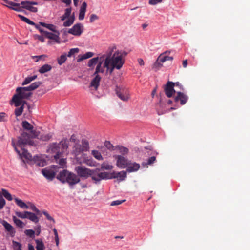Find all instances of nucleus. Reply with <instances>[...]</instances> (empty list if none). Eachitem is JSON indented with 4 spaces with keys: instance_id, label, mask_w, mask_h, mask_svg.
Returning <instances> with one entry per match:
<instances>
[{
    "instance_id": "f257e3e1",
    "label": "nucleus",
    "mask_w": 250,
    "mask_h": 250,
    "mask_svg": "<svg viewBox=\"0 0 250 250\" xmlns=\"http://www.w3.org/2000/svg\"><path fill=\"white\" fill-rule=\"evenodd\" d=\"M75 170L77 175L67 170L63 169L58 173L56 178L63 184L68 183L71 187L80 182V179L79 176L84 178L91 177L92 179L94 170H91L84 166H78L75 167Z\"/></svg>"
},
{
    "instance_id": "f03ea898",
    "label": "nucleus",
    "mask_w": 250,
    "mask_h": 250,
    "mask_svg": "<svg viewBox=\"0 0 250 250\" xmlns=\"http://www.w3.org/2000/svg\"><path fill=\"white\" fill-rule=\"evenodd\" d=\"M41 84V82H36L27 87H18L16 90V94L11 99V102L17 107H19L22 103L26 104L29 106L27 103L24 100L28 99L32 95L31 91L37 89Z\"/></svg>"
},
{
    "instance_id": "7ed1b4c3",
    "label": "nucleus",
    "mask_w": 250,
    "mask_h": 250,
    "mask_svg": "<svg viewBox=\"0 0 250 250\" xmlns=\"http://www.w3.org/2000/svg\"><path fill=\"white\" fill-rule=\"evenodd\" d=\"M116 46L109 47L105 54L100 57V60H104L109 58L110 63L115 67L118 70H120L124 64L125 61L123 59V53L121 51H116L113 54Z\"/></svg>"
},
{
    "instance_id": "20e7f679",
    "label": "nucleus",
    "mask_w": 250,
    "mask_h": 250,
    "mask_svg": "<svg viewBox=\"0 0 250 250\" xmlns=\"http://www.w3.org/2000/svg\"><path fill=\"white\" fill-rule=\"evenodd\" d=\"M31 138H33L32 134L30 135L26 132L21 133V136L19 137L17 142L15 143L17 147H19L22 148V147H24L25 145H33L34 142L31 140Z\"/></svg>"
},
{
    "instance_id": "39448f33",
    "label": "nucleus",
    "mask_w": 250,
    "mask_h": 250,
    "mask_svg": "<svg viewBox=\"0 0 250 250\" xmlns=\"http://www.w3.org/2000/svg\"><path fill=\"white\" fill-rule=\"evenodd\" d=\"M102 61L99 62L96 68L95 71L94 75H95L94 78L91 81L90 83V86L94 87L95 90H97L99 87V83L101 81V78L98 74L99 73H103L104 69L102 68Z\"/></svg>"
},
{
    "instance_id": "423d86ee",
    "label": "nucleus",
    "mask_w": 250,
    "mask_h": 250,
    "mask_svg": "<svg viewBox=\"0 0 250 250\" xmlns=\"http://www.w3.org/2000/svg\"><path fill=\"white\" fill-rule=\"evenodd\" d=\"M100 169L97 168L94 170L93 175H92V180L95 183H99L103 179H110V173L107 172H97Z\"/></svg>"
},
{
    "instance_id": "0eeeda50",
    "label": "nucleus",
    "mask_w": 250,
    "mask_h": 250,
    "mask_svg": "<svg viewBox=\"0 0 250 250\" xmlns=\"http://www.w3.org/2000/svg\"><path fill=\"white\" fill-rule=\"evenodd\" d=\"M47 152L51 154H55V159L56 160L58 159L60 157V155L61 154L60 144L57 143H53L51 144L48 146Z\"/></svg>"
},
{
    "instance_id": "6e6552de",
    "label": "nucleus",
    "mask_w": 250,
    "mask_h": 250,
    "mask_svg": "<svg viewBox=\"0 0 250 250\" xmlns=\"http://www.w3.org/2000/svg\"><path fill=\"white\" fill-rule=\"evenodd\" d=\"M12 145L14 147L15 150L20 156V158H21L22 157L24 158L27 160H32V155L30 153L28 152L27 150L24 149V147H22V148H21L22 150V152L21 153L20 151L18 149V147L16 145V143L15 141L12 140Z\"/></svg>"
},
{
    "instance_id": "1a4fd4ad",
    "label": "nucleus",
    "mask_w": 250,
    "mask_h": 250,
    "mask_svg": "<svg viewBox=\"0 0 250 250\" xmlns=\"http://www.w3.org/2000/svg\"><path fill=\"white\" fill-rule=\"evenodd\" d=\"M21 4L23 9L34 13L38 11V8L33 6V5H37L38 4L37 2L26 0L21 1Z\"/></svg>"
},
{
    "instance_id": "9d476101",
    "label": "nucleus",
    "mask_w": 250,
    "mask_h": 250,
    "mask_svg": "<svg viewBox=\"0 0 250 250\" xmlns=\"http://www.w3.org/2000/svg\"><path fill=\"white\" fill-rule=\"evenodd\" d=\"M83 31V26L81 23L75 24L67 32L76 36H80Z\"/></svg>"
},
{
    "instance_id": "9b49d317",
    "label": "nucleus",
    "mask_w": 250,
    "mask_h": 250,
    "mask_svg": "<svg viewBox=\"0 0 250 250\" xmlns=\"http://www.w3.org/2000/svg\"><path fill=\"white\" fill-rule=\"evenodd\" d=\"M115 158L117 159L116 165L120 168H126L130 162L126 157L122 155H117Z\"/></svg>"
},
{
    "instance_id": "f8f14e48",
    "label": "nucleus",
    "mask_w": 250,
    "mask_h": 250,
    "mask_svg": "<svg viewBox=\"0 0 250 250\" xmlns=\"http://www.w3.org/2000/svg\"><path fill=\"white\" fill-rule=\"evenodd\" d=\"M116 93L118 97L123 101H127L130 98L129 92L127 90L120 89L117 87L116 89Z\"/></svg>"
},
{
    "instance_id": "ddd939ff",
    "label": "nucleus",
    "mask_w": 250,
    "mask_h": 250,
    "mask_svg": "<svg viewBox=\"0 0 250 250\" xmlns=\"http://www.w3.org/2000/svg\"><path fill=\"white\" fill-rule=\"evenodd\" d=\"M127 177V172L125 171L120 172L113 171L110 172V179H117L119 182L123 181Z\"/></svg>"
},
{
    "instance_id": "4468645a",
    "label": "nucleus",
    "mask_w": 250,
    "mask_h": 250,
    "mask_svg": "<svg viewBox=\"0 0 250 250\" xmlns=\"http://www.w3.org/2000/svg\"><path fill=\"white\" fill-rule=\"evenodd\" d=\"M175 84L172 82L168 81L165 86V94L167 97H172L173 93H175L174 89Z\"/></svg>"
},
{
    "instance_id": "2eb2a0df",
    "label": "nucleus",
    "mask_w": 250,
    "mask_h": 250,
    "mask_svg": "<svg viewBox=\"0 0 250 250\" xmlns=\"http://www.w3.org/2000/svg\"><path fill=\"white\" fill-rule=\"evenodd\" d=\"M188 97L186 94L181 92H177L176 96L174 97L175 101L176 102L180 101L181 105L185 104L188 101Z\"/></svg>"
},
{
    "instance_id": "dca6fc26",
    "label": "nucleus",
    "mask_w": 250,
    "mask_h": 250,
    "mask_svg": "<svg viewBox=\"0 0 250 250\" xmlns=\"http://www.w3.org/2000/svg\"><path fill=\"white\" fill-rule=\"evenodd\" d=\"M22 127L27 130L30 131L31 133L32 134V137H38V132L35 130H33V126L30 124L29 122L26 121H23L22 122Z\"/></svg>"
},
{
    "instance_id": "f3484780",
    "label": "nucleus",
    "mask_w": 250,
    "mask_h": 250,
    "mask_svg": "<svg viewBox=\"0 0 250 250\" xmlns=\"http://www.w3.org/2000/svg\"><path fill=\"white\" fill-rule=\"evenodd\" d=\"M54 33H52L51 32H45V37L47 38L53 40L54 42L60 43V32L59 31H57V32H54Z\"/></svg>"
},
{
    "instance_id": "a211bd4d",
    "label": "nucleus",
    "mask_w": 250,
    "mask_h": 250,
    "mask_svg": "<svg viewBox=\"0 0 250 250\" xmlns=\"http://www.w3.org/2000/svg\"><path fill=\"white\" fill-rule=\"evenodd\" d=\"M103 66L106 69V74L111 75L116 67L110 63L109 58H106L104 62Z\"/></svg>"
},
{
    "instance_id": "6ab92c4d",
    "label": "nucleus",
    "mask_w": 250,
    "mask_h": 250,
    "mask_svg": "<svg viewBox=\"0 0 250 250\" xmlns=\"http://www.w3.org/2000/svg\"><path fill=\"white\" fill-rule=\"evenodd\" d=\"M42 173L46 179L50 181L52 180L55 176V172L50 169H42Z\"/></svg>"
},
{
    "instance_id": "aec40b11",
    "label": "nucleus",
    "mask_w": 250,
    "mask_h": 250,
    "mask_svg": "<svg viewBox=\"0 0 250 250\" xmlns=\"http://www.w3.org/2000/svg\"><path fill=\"white\" fill-rule=\"evenodd\" d=\"M4 227L6 230L10 233V234L14 235L15 233L14 228L13 226L8 223L5 220H2L0 222Z\"/></svg>"
},
{
    "instance_id": "412c9836",
    "label": "nucleus",
    "mask_w": 250,
    "mask_h": 250,
    "mask_svg": "<svg viewBox=\"0 0 250 250\" xmlns=\"http://www.w3.org/2000/svg\"><path fill=\"white\" fill-rule=\"evenodd\" d=\"M140 167V166L139 164L135 162L132 163L130 161L129 164L126 167V171L128 172H135L138 170Z\"/></svg>"
},
{
    "instance_id": "4be33fe9",
    "label": "nucleus",
    "mask_w": 250,
    "mask_h": 250,
    "mask_svg": "<svg viewBox=\"0 0 250 250\" xmlns=\"http://www.w3.org/2000/svg\"><path fill=\"white\" fill-rule=\"evenodd\" d=\"M33 161L36 166L39 167H43L46 164L45 160L42 158L41 156L36 155L33 158Z\"/></svg>"
},
{
    "instance_id": "5701e85b",
    "label": "nucleus",
    "mask_w": 250,
    "mask_h": 250,
    "mask_svg": "<svg viewBox=\"0 0 250 250\" xmlns=\"http://www.w3.org/2000/svg\"><path fill=\"white\" fill-rule=\"evenodd\" d=\"M73 153L75 154V156H77L79 155L81 152L83 151V147H82V145L78 143H76L73 147Z\"/></svg>"
},
{
    "instance_id": "b1692460",
    "label": "nucleus",
    "mask_w": 250,
    "mask_h": 250,
    "mask_svg": "<svg viewBox=\"0 0 250 250\" xmlns=\"http://www.w3.org/2000/svg\"><path fill=\"white\" fill-rule=\"evenodd\" d=\"M38 137H36V138H37L43 141H48L52 137V134L51 133L42 134L40 135L39 132H38Z\"/></svg>"
},
{
    "instance_id": "393cba45",
    "label": "nucleus",
    "mask_w": 250,
    "mask_h": 250,
    "mask_svg": "<svg viewBox=\"0 0 250 250\" xmlns=\"http://www.w3.org/2000/svg\"><path fill=\"white\" fill-rule=\"evenodd\" d=\"M93 53L91 52H88L83 55H79L77 61V62H80L83 61V60L87 59L92 57L93 56Z\"/></svg>"
},
{
    "instance_id": "a878e982",
    "label": "nucleus",
    "mask_w": 250,
    "mask_h": 250,
    "mask_svg": "<svg viewBox=\"0 0 250 250\" xmlns=\"http://www.w3.org/2000/svg\"><path fill=\"white\" fill-rule=\"evenodd\" d=\"M40 24L43 27H45L46 28L48 29L50 31L53 32H57V31H58L57 30V27L52 24H46L44 22H40Z\"/></svg>"
},
{
    "instance_id": "bb28decb",
    "label": "nucleus",
    "mask_w": 250,
    "mask_h": 250,
    "mask_svg": "<svg viewBox=\"0 0 250 250\" xmlns=\"http://www.w3.org/2000/svg\"><path fill=\"white\" fill-rule=\"evenodd\" d=\"M59 144H60V146H61L62 151H64L68 148L69 142L66 138L62 139Z\"/></svg>"
},
{
    "instance_id": "cd10ccee",
    "label": "nucleus",
    "mask_w": 250,
    "mask_h": 250,
    "mask_svg": "<svg viewBox=\"0 0 250 250\" xmlns=\"http://www.w3.org/2000/svg\"><path fill=\"white\" fill-rule=\"evenodd\" d=\"M52 69V66L50 65L45 64L42 65L39 70V72L41 74H43L50 71Z\"/></svg>"
},
{
    "instance_id": "c85d7f7f",
    "label": "nucleus",
    "mask_w": 250,
    "mask_h": 250,
    "mask_svg": "<svg viewBox=\"0 0 250 250\" xmlns=\"http://www.w3.org/2000/svg\"><path fill=\"white\" fill-rule=\"evenodd\" d=\"M99 60H100V61H103L104 60L102 59L100 60V58H99L98 57L93 58L91 59H90L88 62V66L89 67H94L98 62Z\"/></svg>"
},
{
    "instance_id": "c756f323",
    "label": "nucleus",
    "mask_w": 250,
    "mask_h": 250,
    "mask_svg": "<svg viewBox=\"0 0 250 250\" xmlns=\"http://www.w3.org/2000/svg\"><path fill=\"white\" fill-rule=\"evenodd\" d=\"M36 246V248L37 250H44V245L42 239H36L35 240ZM49 250H52L50 249Z\"/></svg>"
},
{
    "instance_id": "7c9ffc66",
    "label": "nucleus",
    "mask_w": 250,
    "mask_h": 250,
    "mask_svg": "<svg viewBox=\"0 0 250 250\" xmlns=\"http://www.w3.org/2000/svg\"><path fill=\"white\" fill-rule=\"evenodd\" d=\"M12 219L13 222L17 227L20 228H23L25 226L24 223L21 220L18 219L16 216H13Z\"/></svg>"
},
{
    "instance_id": "2f4dec72",
    "label": "nucleus",
    "mask_w": 250,
    "mask_h": 250,
    "mask_svg": "<svg viewBox=\"0 0 250 250\" xmlns=\"http://www.w3.org/2000/svg\"><path fill=\"white\" fill-rule=\"evenodd\" d=\"M75 20V17L74 15L73 14L72 16L69 17V18H68V19L63 22V25L64 27H68L71 26L74 21Z\"/></svg>"
},
{
    "instance_id": "473e14b6",
    "label": "nucleus",
    "mask_w": 250,
    "mask_h": 250,
    "mask_svg": "<svg viewBox=\"0 0 250 250\" xmlns=\"http://www.w3.org/2000/svg\"><path fill=\"white\" fill-rule=\"evenodd\" d=\"M25 104H26L22 103V104L19 106V107L15 109V114L17 117L20 116L22 114Z\"/></svg>"
},
{
    "instance_id": "72a5a7b5",
    "label": "nucleus",
    "mask_w": 250,
    "mask_h": 250,
    "mask_svg": "<svg viewBox=\"0 0 250 250\" xmlns=\"http://www.w3.org/2000/svg\"><path fill=\"white\" fill-rule=\"evenodd\" d=\"M15 201L17 205L22 208L27 209L29 208V207L21 199L15 198Z\"/></svg>"
},
{
    "instance_id": "f704fd0d",
    "label": "nucleus",
    "mask_w": 250,
    "mask_h": 250,
    "mask_svg": "<svg viewBox=\"0 0 250 250\" xmlns=\"http://www.w3.org/2000/svg\"><path fill=\"white\" fill-rule=\"evenodd\" d=\"M26 214H28L27 218L35 223H38L39 222L38 217L35 215V214L29 212H26Z\"/></svg>"
},
{
    "instance_id": "c9c22d12",
    "label": "nucleus",
    "mask_w": 250,
    "mask_h": 250,
    "mask_svg": "<svg viewBox=\"0 0 250 250\" xmlns=\"http://www.w3.org/2000/svg\"><path fill=\"white\" fill-rule=\"evenodd\" d=\"M93 157L96 159L97 160L100 161L103 160V157H102L101 153L96 150H93L91 152Z\"/></svg>"
},
{
    "instance_id": "e433bc0d",
    "label": "nucleus",
    "mask_w": 250,
    "mask_h": 250,
    "mask_svg": "<svg viewBox=\"0 0 250 250\" xmlns=\"http://www.w3.org/2000/svg\"><path fill=\"white\" fill-rule=\"evenodd\" d=\"M37 75H33L26 78L24 81L22 82V85H24L29 83L32 81L35 80L37 78Z\"/></svg>"
},
{
    "instance_id": "4c0bfd02",
    "label": "nucleus",
    "mask_w": 250,
    "mask_h": 250,
    "mask_svg": "<svg viewBox=\"0 0 250 250\" xmlns=\"http://www.w3.org/2000/svg\"><path fill=\"white\" fill-rule=\"evenodd\" d=\"M66 60H67L66 54H62L59 58H58V59H57L58 63L60 65H61L65 62L66 61Z\"/></svg>"
},
{
    "instance_id": "58836bf2",
    "label": "nucleus",
    "mask_w": 250,
    "mask_h": 250,
    "mask_svg": "<svg viewBox=\"0 0 250 250\" xmlns=\"http://www.w3.org/2000/svg\"><path fill=\"white\" fill-rule=\"evenodd\" d=\"M102 169L109 170H111L113 168V166L106 162H104L101 164Z\"/></svg>"
},
{
    "instance_id": "ea45409f",
    "label": "nucleus",
    "mask_w": 250,
    "mask_h": 250,
    "mask_svg": "<svg viewBox=\"0 0 250 250\" xmlns=\"http://www.w3.org/2000/svg\"><path fill=\"white\" fill-rule=\"evenodd\" d=\"M18 16L22 21L28 23V24L32 25H35V23H34L33 21H31L30 20L28 19L27 18L22 16V15H19Z\"/></svg>"
},
{
    "instance_id": "a19ab883",
    "label": "nucleus",
    "mask_w": 250,
    "mask_h": 250,
    "mask_svg": "<svg viewBox=\"0 0 250 250\" xmlns=\"http://www.w3.org/2000/svg\"><path fill=\"white\" fill-rule=\"evenodd\" d=\"M155 161H156V157L155 156H152L148 158V161L146 163L143 162L142 163V165L144 167H145L148 165H151L152 164H153Z\"/></svg>"
},
{
    "instance_id": "79ce46f5",
    "label": "nucleus",
    "mask_w": 250,
    "mask_h": 250,
    "mask_svg": "<svg viewBox=\"0 0 250 250\" xmlns=\"http://www.w3.org/2000/svg\"><path fill=\"white\" fill-rule=\"evenodd\" d=\"M2 193L4 197L9 201L12 200L11 195L4 189H2Z\"/></svg>"
},
{
    "instance_id": "37998d69",
    "label": "nucleus",
    "mask_w": 250,
    "mask_h": 250,
    "mask_svg": "<svg viewBox=\"0 0 250 250\" xmlns=\"http://www.w3.org/2000/svg\"><path fill=\"white\" fill-rule=\"evenodd\" d=\"M82 147H83V151H87L89 148V143L86 140H83L82 141Z\"/></svg>"
},
{
    "instance_id": "c03bdc74",
    "label": "nucleus",
    "mask_w": 250,
    "mask_h": 250,
    "mask_svg": "<svg viewBox=\"0 0 250 250\" xmlns=\"http://www.w3.org/2000/svg\"><path fill=\"white\" fill-rule=\"evenodd\" d=\"M26 212H28V211H24L23 212L17 211L16 212V214L19 218L22 219L27 218L28 214H26Z\"/></svg>"
},
{
    "instance_id": "a18cd8bd",
    "label": "nucleus",
    "mask_w": 250,
    "mask_h": 250,
    "mask_svg": "<svg viewBox=\"0 0 250 250\" xmlns=\"http://www.w3.org/2000/svg\"><path fill=\"white\" fill-rule=\"evenodd\" d=\"M12 243L14 250H22L21 245L20 243L13 241Z\"/></svg>"
},
{
    "instance_id": "49530a36",
    "label": "nucleus",
    "mask_w": 250,
    "mask_h": 250,
    "mask_svg": "<svg viewBox=\"0 0 250 250\" xmlns=\"http://www.w3.org/2000/svg\"><path fill=\"white\" fill-rule=\"evenodd\" d=\"M117 147L118 148L119 152L122 153L123 155L126 154L128 152V149L126 147L119 146H118Z\"/></svg>"
},
{
    "instance_id": "de8ad7c7",
    "label": "nucleus",
    "mask_w": 250,
    "mask_h": 250,
    "mask_svg": "<svg viewBox=\"0 0 250 250\" xmlns=\"http://www.w3.org/2000/svg\"><path fill=\"white\" fill-rule=\"evenodd\" d=\"M79 51V49L78 48H72L68 52V54L66 55L68 57H71L76 53H78Z\"/></svg>"
},
{
    "instance_id": "09e8293b",
    "label": "nucleus",
    "mask_w": 250,
    "mask_h": 250,
    "mask_svg": "<svg viewBox=\"0 0 250 250\" xmlns=\"http://www.w3.org/2000/svg\"><path fill=\"white\" fill-rule=\"evenodd\" d=\"M25 234L30 238H34L35 236V231L32 229H27L24 231Z\"/></svg>"
},
{
    "instance_id": "8fccbe9b",
    "label": "nucleus",
    "mask_w": 250,
    "mask_h": 250,
    "mask_svg": "<svg viewBox=\"0 0 250 250\" xmlns=\"http://www.w3.org/2000/svg\"><path fill=\"white\" fill-rule=\"evenodd\" d=\"M104 146L109 150H114V146H113L112 144H111L110 141H105Z\"/></svg>"
},
{
    "instance_id": "3c124183",
    "label": "nucleus",
    "mask_w": 250,
    "mask_h": 250,
    "mask_svg": "<svg viewBox=\"0 0 250 250\" xmlns=\"http://www.w3.org/2000/svg\"><path fill=\"white\" fill-rule=\"evenodd\" d=\"M46 57L47 56L45 55H39V56H33L32 58H36L37 60H36V62H37L41 60H45Z\"/></svg>"
},
{
    "instance_id": "603ef678",
    "label": "nucleus",
    "mask_w": 250,
    "mask_h": 250,
    "mask_svg": "<svg viewBox=\"0 0 250 250\" xmlns=\"http://www.w3.org/2000/svg\"><path fill=\"white\" fill-rule=\"evenodd\" d=\"M7 117V116L5 113L0 112V122H6L7 121V120H6Z\"/></svg>"
},
{
    "instance_id": "864d4df0",
    "label": "nucleus",
    "mask_w": 250,
    "mask_h": 250,
    "mask_svg": "<svg viewBox=\"0 0 250 250\" xmlns=\"http://www.w3.org/2000/svg\"><path fill=\"white\" fill-rule=\"evenodd\" d=\"M85 12V10L80 9V12L79 15V19L80 20H83L84 19Z\"/></svg>"
},
{
    "instance_id": "5fc2aeb1",
    "label": "nucleus",
    "mask_w": 250,
    "mask_h": 250,
    "mask_svg": "<svg viewBox=\"0 0 250 250\" xmlns=\"http://www.w3.org/2000/svg\"><path fill=\"white\" fill-rule=\"evenodd\" d=\"M125 201V200L114 201H112L110 205L112 206H118V205H119L121 204L122 203H123Z\"/></svg>"
},
{
    "instance_id": "6e6d98bb",
    "label": "nucleus",
    "mask_w": 250,
    "mask_h": 250,
    "mask_svg": "<svg viewBox=\"0 0 250 250\" xmlns=\"http://www.w3.org/2000/svg\"><path fill=\"white\" fill-rule=\"evenodd\" d=\"M21 5V3H18V6H15L14 7H10V8L16 11L21 12L22 11L23 8L22 7V5L21 6H20Z\"/></svg>"
},
{
    "instance_id": "4d7b16f0",
    "label": "nucleus",
    "mask_w": 250,
    "mask_h": 250,
    "mask_svg": "<svg viewBox=\"0 0 250 250\" xmlns=\"http://www.w3.org/2000/svg\"><path fill=\"white\" fill-rule=\"evenodd\" d=\"M40 25H41L40 24V22L39 23V24L35 23V25H34V26H35L36 29H38L41 33H42L44 35H45V32H47V31H45L43 29H42V28H41Z\"/></svg>"
},
{
    "instance_id": "13d9d810",
    "label": "nucleus",
    "mask_w": 250,
    "mask_h": 250,
    "mask_svg": "<svg viewBox=\"0 0 250 250\" xmlns=\"http://www.w3.org/2000/svg\"><path fill=\"white\" fill-rule=\"evenodd\" d=\"M98 19L99 17L97 15L95 14H92L91 15L90 17V22L92 23L94 22L95 20H98Z\"/></svg>"
},
{
    "instance_id": "bf43d9fd",
    "label": "nucleus",
    "mask_w": 250,
    "mask_h": 250,
    "mask_svg": "<svg viewBox=\"0 0 250 250\" xmlns=\"http://www.w3.org/2000/svg\"><path fill=\"white\" fill-rule=\"evenodd\" d=\"M71 8H66L65 10V13L64 14V15L67 18H69V17H70V15H71Z\"/></svg>"
},
{
    "instance_id": "052dcab7",
    "label": "nucleus",
    "mask_w": 250,
    "mask_h": 250,
    "mask_svg": "<svg viewBox=\"0 0 250 250\" xmlns=\"http://www.w3.org/2000/svg\"><path fill=\"white\" fill-rule=\"evenodd\" d=\"M42 213L46 216V218L50 220L55 222L54 219L45 211H42Z\"/></svg>"
},
{
    "instance_id": "680f3d73",
    "label": "nucleus",
    "mask_w": 250,
    "mask_h": 250,
    "mask_svg": "<svg viewBox=\"0 0 250 250\" xmlns=\"http://www.w3.org/2000/svg\"><path fill=\"white\" fill-rule=\"evenodd\" d=\"M5 201L3 198L0 196V209H1L5 205Z\"/></svg>"
},
{
    "instance_id": "e2e57ef3",
    "label": "nucleus",
    "mask_w": 250,
    "mask_h": 250,
    "mask_svg": "<svg viewBox=\"0 0 250 250\" xmlns=\"http://www.w3.org/2000/svg\"><path fill=\"white\" fill-rule=\"evenodd\" d=\"M161 2L162 0H149V4L150 5H154L157 3H161Z\"/></svg>"
},
{
    "instance_id": "0e129e2a",
    "label": "nucleus",
    "mask_w": 250,
    "mask_h": 250,
    "mask_svg": "<svg viewBox=\"0 0 250 250\" xmlns=\"http://www.w3.org/2000/svg\"><path fill=\"white\" fill-rule=\"evenodd\" d=\"M162 66V64H161V62L160 61H158V60L156 61V62L154 63L153 66V68H159V67H161Z\"/></svg>"
},
{
    "instance_id": "69168bd1",
    "label": "nucleus",
    "mask_w": 250,
    "mask_h": 250,
    "mask_svg": "<svg viewBox=\"0 0 250 250\" xmlns=\"http://www.w3.org/2000/svg\"><path fill=\"white\" fill-rule=\"evenodd\" d=\"M157 59L158 61H160L161 63H163L166 61L165 56L163 55V54L160 55Z\"/></svg>"
},
{
    "instance_id": "338daca9",
    "label": "nucleus",
    "mask_w": 250,
    "mask_h": 250,
    "mask_svg": "<svg viewBox=\"0 0 250 250\" xmlns=\"http://www.w3.org/2000/svg\"><path fill=\"white\" fill-rule=\"evenodd\" d=\"M30 208L33 211L36 212L37 214H39L40 213V210L36 207V206L34 205L31 204Z\"/></svg>"
},
{
    "instance_id": "774afa93",
    "label": "nucleus",
    "mask_w": 250,
    "mask_h": 250,
    "mask_svg": "<svg viewBox=\"0 0 250 250\" xmlns=\"http://www.w3.org/2000/svg\"><path fill=\"white\" fill-rule=\"evenodd\" d=\"M6 3L10 5V6H8V7L10 8V7H15V6H18V3H14L13 2H10L8 1V2Z\"/></svg>"
}]
</instances>
